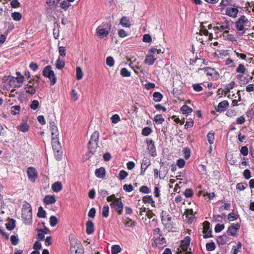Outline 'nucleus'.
<instances>
[{
    "label": "nucleus",
    "instance_id": "1",
    "mask_svg": "<svg viewBox=\"0 0 254 254\" xmlns=\"http://www.w3.org/2000/svg\"><path fill=\"white\" fill-rule=\"evenodd\" d=\"M249 21L245 16H241L235 22L237 33L239 36L243 35L248 29Z\"/></svg>",
    "mask_w": 254,
    "mask_h": 254
},
{
    "label": "nucleus",
    "instance_id": "2",
    "mask_svg": "<svg viewBox=\"0 0 254 254\" xmlns=\"http://www.w3.org/2000/svg\"><path fill=\"white\" fill-rule=\"evenodd\" d=\"M70 253L71 254H83L81 244L74 237L70 238Z\"/></svg>",
    "mask_w": 254,
    "mask_h": 254
},
{
    "label": "nucleus",
    "instance_id": "3",
    "mask_svg": "<svg viewBox=\"0 0 254 254\" xmlns=\"http://www.w3.org/2000/svg\"><path fill=\"white\" fill-rule=\"evenodd\" d=\"M111 24L108 23L106 25L99 26L96 29V36L100 39H106L111 31Z\"/></svg>",
    "mask_w": 254,
    "mask_h": 254
},
{
    "label": "nucleus",
    "instance_id": "4",
    "mask_svg": "<svg viewBox=\"0 0 254 254\" xmlns=\"http://www.w3.org/2000/svg\"><path fill=\"white\" fill-rule=\"evenodd\" d=\"M95 137L93 133L91 136V138L88 143V153L84 156L83 159L85 161L90 159L92 155L95 152Z\"/></svg>",
    "mask_w": 254,
    "mask_h": 254
},
{
    "label": "nucleus",
    "instance_id": "5",
    "mask_svg": "<svg viewBox=\"0 0 254 254\" xmlns=\"http://www.w3.org/2000/svg\"><path fill=\"white\" fill-rule=\"evenodd\" d=\"M22 217L29 223L32 219V209L30 204L26 203L22 208Z\"/></svg>",
    "mask_w": 254,
    "mask_h": 254
},
{
    "label": "nucleus",
    "instance_id": "6",
    "mask_svg": "<svg viewBox=\"0 0 254 254\" xmlns=\"http://www.w3.org/2000/svg\"><path fill=\"white\" fill-rule=\"evenodd\" d=\"M52 144L53 149L56 153L57 157L60 159L62 156V146L58 136L52 137Z\"/></svg>",
    "mask_w": 254,
    "mask_h": 254
},
{
    "label": "nucleus",
    "instance_id": "7",
    "mask_svg": "<svg viewBox=\"0 0 254 254\" xmlns=\"http://www.w3.org/2000/svg\"><path fill=\"white\" fill-rule=\"evenodd\" d=\"M43 74L44 76L49 78L51 81V84L54 85L56 81V77L54 72L51 69V66L50 65L46 66L43 71Z\"/></svg>",
    "mask_w": 254,
    "mask_h": 254
},
{
    "label": "nucleus",
    "instance_id": "8",
    "mask_svg": "<svg viewBox=\"0 0 254 254\" xmlns=\"http://www.w3.org/2000/svg\"><path fill=\"white\" fill-rule=\"evenodd\" d=\"M199 71H203L204 73L207 76H210L211 77L209 78V79H217L218 78L219 74L218 73L213 69L209 67H207L203 68H199Z\"/></svg>",
    "mask_w": 254,
    "mask_h": 254
},
{
    "label": "nucleus",
    "instance_id": "9",
    "mask_svg": "<svg viewBox=\"0 0 254 254\" xmlns=\"http://www.w3.org/2000/svg\"><path fill=\"white\" fill-rule=\"evenodd\" d=\"M111 206L119 214H122L123 204L120 198H116L115 200L111 203Z\"/></svg>",
    "mask_w": 254,
    "mask_h": 254
},
{
    "label": "nucleus",
    "instance_id": "10",
    "mask_svg": "<svg viewBox=\"0 0 254 254\" xmlns=\"http://www.w3.org/2000/svg\"><path fill=\"white\" fill-rule=\"evenodd\" d=\"M27 174L30 181L34 183L38 177L36 170L33 167H29L27 170Z\"/></svg>",
    "mask_w": 254,
    "mask_h": 254
},
{
    "label": "nucleus",
    "instance_id": "11",
    "mask_svg": "<svg viewBox=\"0 0 254 254\" xmlns=\"http://www.w3.org/2000/svg\"><path fill=\"white\" fill-rule=\"evenodd\" d=\"M207 24V22L201 23L199 34L201 35H204L205 36H208V39L209 40H211L213 38V35L212 33H209V32L208 31L206 25Z\"/></svg>",
    "mask_w": 254,
    "mask_h": 254
},
{
    "label": "nucleus",
    "instance_id": "12",
    "mask_svg": "<svg viewBox=\"0 0 254 254\" xmlns=\"http://www.w3.org/2000/svg\"><path fill=\"white\" fill-rule=\"evenodd\" d=\"M217 24L219 26L214 27V30H219L220 31H224L225 33H228L230 30V25L228 22L225 21L222 23H217Z\"/></svg>",
    "mask_w": 254,
    "mask_h": 254
},
{
    "label": "nucleus",
    "instance_id": "13",
    "mask_svg": "<svg viewBox=\"0 0 254 254\" xmlns=\"http://www.w3.org/2000/svg\"><path fill=\"white\" fill-rule=\"evenodd\" d=\"M203 233L204 234V238H208L212 237L211 235V231H209V223L208 221H205L203 223Z\"/></svg>",
    "mask_w": 254,
    "mask_h": 254
},
{
    "label": "nucleus",
    "instance_id": "14",
    "mask_svg": "<svg viewBox=\"0 0 254 254\" xmlns=\"http://www.w3.org/2000/svg\"><path fill=\"white\" fill-rule=\"evenodd\" d=\"M50 125L52 137L59 136V130L55 123L54 121H51Z\"/></svg>",
    "mask_w": 254,
    "mask_h": 254
},
{
    "label": "nucleus",
    "instance_id": "15",
    "mask_svg": "<svg viewBox=\"0 0 254 254\" xmlns=\"http://www.w3.org/2000/svg\"><path fill=\"white\" fill-rule=\"evenodd\" d=\"M229 106V103L227 101H223L220 102L216 110L218 112H223L226 111V108Z\"/></svg>",
    "mask_w": 254,
    "mask_h": 254
},
{
    "label": "nucleus",
    "instance_id": "16",
    "mask_svg": "<svg viewBox=\"0 0 254 254\" xmlns=\"http://www.w3.org/2000/svg\"><path fill=\"white\" fill-rule=\"evenodd\" d=\"M94 231V224L91 220H89L86 223V232L87 234H92Z\"/></svg>",
    "mask_w": 254,
    "mask_h": 254
},
{
    "label": "nucleus",
    "instance_id": "17",
    "mask_svg": "<svg viewBox=\"0 0 254 254\" xmlns=\"http://www.w3.org/2000/svg\"><path fill=\"white\" fill-rule=\"evenodd\" d=\"M190 237H186L184 240L182 241L181 247L183 251H187L190 246Z\"/></svg>",
    "mask_w": 254,
    "mask_h": 254
},
{
    "label": "nucleus",
    "instance_id": "18",
    "mask_svg": "<svg viewBox=\"0 0 254 254\" xmlns=\"http://www.w3.org/2000/svg\"><path fill=\"white\" fill-rule=\"evenodd\" d=\"M240 228V225L239 223L232 225L228 229V232L232 236H235L236 234L237 231Z\"/></svg>",
    "mask_w": 254,
    "mask_h": 254
},
{
    "label": "nucleus",
    "instance_id": "19",
    "mask_svg": "<svg viewBox=\"0 0 254 254\" xmlns=\"http://www.w3.org/2000/svg\"><path fill=\"white\" fill-rule=\"evenodd\" d=\"M157 59L154 55H147L144 60V63L148 65L153 64L155 61Z\"/></svg>",
    "mask_w": 254,
    "mask_h": 254
},
{
    "label": "nucleus",
    "instance_id": "20",
    "mask_svg": "<svg viewBox=\"0 0 254 254\" xmlns=\"http://www.w3.org/2000/svg\"><path fill=\"white\" fill-rule=\"evenodd\" d=\"M238 13V9L235 7L228 8L226 10V14L232 17H237Z\"/></svg>",
    "mask_w": 254,
    "mask_h": 254
},
{
    "label": "nucleus",
    "instance_id": "21",
    "mask_svg": "<svg viewBox=\"0 0 254 254\" xmlns=\"http://www.w3.org/2000/svg\"><path fill=\"white\" fill-rule=\"evenodd\" d=\"M51 188L54 192H58L62 190V183L61 182H56L52 185Z\"/></svg>",
    "mask_w": 254,
    "mask_h": 254
},
{
    "label": "nucleus",
    "instance_id": "22",
    "mask_svg": "<svg viewBox=\"0 0 254 254\" xmlns=\"http://www.w3.org/2000/svg\"><path fill=\"white\" fill-rule=\"evenodd\" d=\"M148 144V149L150 152L151 155L152 156H155L156 155L155 153V147L154 145V143L152 140H150L149 141H147Z\"/></svg>",
    "mask_w": 254,
    "mask_h": 254
},
{
    "label": "nucleus",
    "instance_id": "23",
    "mask_svg": "<svg viewBox=\"0 0 254 254\" xmlns=\"http://www.w3.org/2000/svg\"><path fill=\"white\" fill-rule=\"evenodd\" d=\"M56 198L54 195H46L44 199V201L46 204H53L56 202Z\"/></svg>",
    "mask_w": 254,
    "mask_h": 254
},
{
    "label": "nucleus",
    "instance_id": "24",
    "mask_svg": "<svg viewBox=\"0 0 254 254\" xmlns=\"http://www.w3.org/2000/svg\"><path fill=\"white\" fill-rule=\"evenodd\" d=\"M163 222H170L172 220V217L167 212L163 211L161 214Z\"/></svg>",
    "mask_w": 254,
    "mask_h": 254
},
{
    "label": "nucleus",
    "instance_id": "25",
    "mask_svg": "<svg viewBox=\"0 0 254 254\" xmlns=\"http://www.w3.org/2000/svg\"><path fill=\"white\" fill-rule=\"evenodd\" d=\"M120 24L124 27H130V23L127 17L123 16L120 20Z\"/></svg>",
    "mask_w": 254,
    "mask_h": 254
},
{
    "label": "nucleus",
    "instance_id": "26",
    "mask_svg": "<svg viewBox=\"0 0 254 254\" xmlns=\"http://www.w3.org/2000/svg\"><path fill=\"white\" fill-rule=\"evenodd\" d=\"M64 62L61 58L59 57L56 62V66L58 69H62L64 67Z\"/></svg>",
    "mask_w": 254,
    "mask_h": 254
},
{
    "label": "nucleus",
    "instance_id": "27",
    "mask_svg": "<svg viewBox=\"0 0 254 254\" xmlns=\"http://www.w3.org/2000/svg\"><path fill=\"white\" fill-rule=\"evenodd\" d=\"M106 175L105 169L104 167H101L96 169V177L99 178H104Z\"/></svg>",
    "mask_w": 254,
    "mask_h": 254
},
{
    "label": "nucleus",
    "instance_id": "28",
    "mask_svg": "<svg viewBox=\"0 0 254 254\" xmlns=\"http://www.w3.org/2000/svg\"><path fill=\"white\" fill-rule=\"evenodd\" d=\"M234 85L235 82L232 81L224 87L223 92H224L225 95H226L230 92V90L234 88Z\"/></svg>",
    "mask_w": 254,
    "mask_h": 254
},
{
    "label": "nucleus",
    "instance_id": "29",
    "mask_svg": "<svg viewBox=\"0 0 254 254\" xmlns=\"http://www.w3.org/2000/svg\"><path fill=\"white\" fill-rule=\"evenodd\" d=\"M62 1L60 3V6L62 8L64 9V10H66L68 7H69L71 4L69 3L70 2H73L74 0H67Z\"/></svg>",
    "mask_w": 254,
    "mask_h": 254
},
{
    "label": "nucleus",
    "instance_id": "30",
    "mask_svg": "<svg viewBox=\"0 0 254 254\" xmlns=\"http://www.w3.org/2000/svg\"><path fill=\"white\" fill-rule=\"evenodd\" d=\"M229 241L228 238L226 235L220 236L217 239V242L219 244L224 245Z\"/></svg>",
    "mask_w": 254,
    "mask_h": 254
},
{
    "label": "nucleus",
    "instance_id": "31",
    "mask_svg": "<svg viewBox=\"0 0 254 254\" xmlns=\"http://www.w3.org/2000/svg\"><path fill=\"white\" fill-rule=\"evenodd\" d=\"M18 128L21 131L25 132L28 131L29 129V126L27 123H23L18 127Z\"/></svg>",
    "mask_w": 254,
    "mask_h": 254
},
{
    "label": "nucleus",
    "instance_id": "32",
    "mask_svg": "<svg viewBox=\"0 0 254 254\" xmlns=\"http://www.w3.org/2000/svg\"><path fill=\"white\" fill-rule=\"evenodd\" d=\"M142 200L144 203H148L151 204L152 206H154L155 202L152 199V198L150 195H146L142 198Z\"/></svg>",
    "mask_w": 254,
    "mask_h": 254
},
{
    "label": "nucleus",
    "instance_id": "33",
    "mask_svg": "<svg viewBox=\"0 0 254 254\" xmlns=\"http://www.w3.org/2000/svg\"><path fill=\"white\" fill-rule=\"evenodd\" d=\"M124 224L125 226L129 227H133L135 226V222L132 220L127 218L124 221Z\"/></svg>",
    "mask_w": 254,
    "mask_h": 254
},
{
    "label": "nucleus",
    "instance_id": "34",
    "mask_svg": "<svg viewBox=\"0 0 254 254\" xmlns=\"http://www.w3.org/2000/svg\"><path fill=\"white\" fill-rule=\"evenodd\" d=\"M11 17L15 21H19L22 18V15L20 12H14L12 13Z\"/></svg>",
    "mask_w": 254,
    "mask_h": 254
},
{
    "label": "nucleus",
    "instance_id": "35",
    "mask_svg": "<svg viewBox=\"0 0 254 254\" xmlns=\"http://www.w3.org/2000/svg\"><path fill=\"white\" fill-rule=\"evenodd\" d=\"M181 111L183 114H188L192 111V109L187 105H184L182 107Z\"/></svg>",
    "mask_w": 254,
    "mask_h": 254
},
{
    "label": "nucleus",
    "instance_id": "36",
    "mask_svg": "<svg viewBox=\"0 0 254 254\" xmlns=\"http://www.w3.org/2000/svg\"><path fill=\"white\" fill-rule=\"evenodd\" d=\"M153 100L155 102L160 101L163 97L162 95L158 92H155L153 94Z\"/></svg>",
    "mask_w": 254,
    "mask_h": 254
},
{
    "label": "nucleus",
    "instance_id": "37",
    "mask_svg": "<svg viewBox=\"0 0 254 254\" xmlns=\"http://www.w3.org/2000/svg\"><path fill=\"white\" fill-rule=\"evenodd\" d=\"M83 72L81 68L78 66L76 68V77L77 80H80L82 78Z\"/></svg>",
    "mask_w": 254,
    "mask_h": 254
},
{
    "label": "nucleus",
    "instance_id": "38",
    "mask_svg": "<svg viewBox=\"0 0 254 254\" xmlns=\"http://www.w3.org/2000/svg\"><path fill=\"white\" fill-rule=\"evenodd\" d=\"M121 251V248L119 245H114L112 247V254H118Z\"/></svg>",
    "mask_w": 254,
    "mask_h": 254
},
{
    "label": "nucleus",
    "instance_id": "39",
    "mask_svg": "<svg viewBox=\"0 0 254 254\" xmlns=\"http://www.w3.org/2000/svg\"><path fill=\"white\" fill-rule=\"evenodd\" d=\"M154 121L156 124H162L164 121V119L162 117L161 115H157L154 117Z\"/></svg>",
    "mask_w": 254,
    "mask_h": 254
},
{
    "label": "nucleus",
    "instance_id": "40",
    "mask_svg": "<svg viewBox=\"0 0 254 254\" xmlns=\"http://www.w3.org/2000/svg\"><path fill=\"white\" fill-rule=\"evenodd\" d=\"M7 80L9 81V83L10 85L13 86L15 87H19L20 86V85H15L14 83L16 81V78L12 76H8L7 77Z\"/></svg>",
    "mask_w": 254,
    "mask_h": 254
},
{
    "label": "nucleus",
    "instance_id": "41",
    "mask_svg": "<svg viewBox=\"0 0 254 254\" xmlns=\"http://www.w3.org/2000/svg\"><path fill=\"white\" fill-rule=\"evenodd\" d=\"M20 110V106H14L11 108V113L13 115L18 114Z\"/></svg>",
    "mask_w": 254,
    "mask_h": 254
},
{
    "label": "nucleus",
    "instance_id": "42",
    "mask_svg": "<svg viewBox=\"0 0 254 254\" xmlns=\"http://www.w3.org/2000/svg\"><path fill=\"white\" fill-rule=\"evenodd\" d=\"M208 141L210 144H213L214 140V133L212 132H209L207 135Z\"/></svg>",
    "mask_w": 254,
    "mask_h": 254
},
{
    "label": "nucleus",
    "instance_id": "43",
    "mask_svg": "<svg viewBox=\"0 0 254 254\" xmlns=\"http://www.w3.org/2000/svg\"><path fill=\"white\" fill-rule=\"evenodd\" d=\"M5 226L8 230H11L15 227V221L11 219L5 224Z\"/></svg>",
    "mask_w": 254,
    "mask_h": 254
},
{
    "label": "nucleus",
    "instance_id": "44",
    "mask_svg": "<svg viewBox=\"0 0 254 254\" xmlns=\"http://www.w3.org/2000/svg\"><path fill=\"white\" fill-rule=\"evenodd\" d=\"M25 89L27 93L32 95L34 94L36 91V88L34 87L25 86Z\"/></svg>",
    "mask_w": 254,
    "mask_h": 254
},
{
    "label": "nucleus",
    "instance_id": "45",
    "mask_svg": "<svg viewBox=\"0 0 254 254\" xmlns=\"http://www.w3.org/2000/svg\"><path fill=\"white\" fill-rule=\"evenodd\" d=\"M236 71L240 73H245L246 71V68L243 64H240L236 69Z\"/></svg>",
    "mask_w": 254,
    "mask_h": 254
},
{
    "label": "nucleus",
    "instance_id": "46",
    "mask_svg": "<svg viewBox=\"0 0 254 254\" xmlns=\"http://www.w3.org/2000/svg\"><path fill=\"white\" fill-rule=\"evenodd\" d=\"M50 225L52 227L55 226L58 223V219L55 216H52L50 220Z\"/></svg>",
    "mask_w": 254,
    "mask_h": 254
},
{
    "label": "nucleus",
    "instance_id": "47",
    "mask_svg": "<svg viewBox=\"0 0 254 254\" xmlns=\"http://www.w3.org/2000/svg\"><path fill=\"white\" fill-rule=\"evenodd\" d=\"M206 249L208 251H212L215 249V244L214 242L207 243L206 245Z\"/></svg>",
    "mask_w": 254,
    "mask_h": 254
},
{
    "label": "nucleus",
    "instance_id": "48",
    "mask_svg": "<svg viewBox=\"0 0 254 254\" xmlns=\"http://www.w3.org/2000/svg\"><path fill=\"white\" fill-rule=\"evenodd\" d=\"M37 215L41 218H45L46 217V211L43 209L42 207L41 206L39 208Z\"/></svg>",
    "mask_w": 254,
    "mask_h": 254
},
{
    "label": "nucleus",
    "instance_id": "49",
    "mask_svg": "<svg viewBox=\"0 0 254 254\" xmlns=\"http://www.w3.org/2000/svg\"><path fill=\"white\" fill-rule=\"evenodd\" d=\"M106 63L107 65L112 67L114 64V60L112 57H108L106 59Z\"/></svg>",
    "mask_w": 254,
    "mask_h": 254
},
{
    "label": "nucleus",
    "instance_id": "50",
    "mask_svg": "<svg viewBox=\"0 0 254 254\" xmlns=\"http://www.w3.org/2000/svg\"><path fill=\"white\" fill-rule=\"evenodd\" d=\"M150 165V163L149 161H148L147 160H143L141 165V169L145 170Z\"/></svg>",
    "mask_w": 254,
    "mask_h": 254
},
{
    "label": "nucleus",
    "instance_id": "51",
    "mask_svg": "<svg viewBox=\"0 0 254 254\" xmlns=\"http://www.w3.org/2000/svg\"><path fill=\"white\" fill-rule=\"evenodd\" d=\"M151 132V128L145 127L142 130V134L144 136H148Z\"/></svg>",
    "mask_w": 254,
    "mask_h": 254
},
{
    "label": "nucleus",
    "instance_id": "52",
    "mask_svg": "<svg viewBox=\"0 0 254 254\" xmlns=\"http://www.w3.org/2000/svg\"><path fill=\"white\" fill-rule=\"evenodd\" d=\"M142 41L145 43H151L152 42L151 37L149 34H146L143 36Z\"/></svg>",
    "mask_w": 254,
    "mask_h": 254
},
{
    "label": "nucleus",
    "instance_id": "53",
    "mask_svg": "<svg viewBox=\"0 0 254 254\" xmlns=\"http://www.w3.org/2000/svg\"><path fill=\"white\" fill-rule=\"evenodd\" d=\"M121 74L123 77H129L130 76V72L126 68H123L121 69Z\"/></svg>",
    "mask_w": 254,
    "mask_h": 254
},
{
    "label": "nucleus",
    "instance_id": "54",
    "mask_svg": "<svg viewBox=\"0 0 254 254\" xmlns=\"http://www.w3.org/2000/svg\"><path fill=\"white\" fill-rule=\"evenodd\" d=\"M184 195L186 197H190L192 196L193 193V191L190 189H186V190L184 192Z\"/></svg>",
    "mask_w": 254,
    "mask_h": 254
},
{
    "label": "nucleus",
    "instance_id": "55",
    "mask_svg": "<svg viewBox=\"0 0 254 254\" xmlns=\"http://www.w3.org/2000/svg\"><path fill=\"white\" fill-rule=\"evenodd\" d=\"M39 105V104L38 101L35 100L32 102L30 105V107L32 109L35 110L38 108Z\"/></svg>",
    "mask_w": 254,
    "mask_h": 254
},
{
    "label": "nucleus",
    "instance_id": "56",
    "mask_svg": "<svg viewBox=\"0 0 254 254\" xmlns=\"http://www.w3.org/2000/svg\"><path fill=\"white\" fill-rule=\"evenodd\" d=\"M111 120L112 121V122L114 124H117L118 123L120 120V118L117 114H115L112 116L111 118Z\"/></svg>",
    "mask_w": 254,
    "mask_h": 254
},
{
    "label": "nucleus",
    "instance_id": "57",
    "mask_svg": "<svg viewBox=\"0 0 254 254\" xmlns=\"http://www.w3.org/2000/svg\"><path fill=\"white\" fill-rule=\"evenodd\" d=\"M109 206L108 205L104 206L102 209V215L105 217L108 216Z\"/></svg>",
    "mask_w": 254,
    "mask_h": 254
},
{
    "label": "nucleus",
    "instance_id": "58",
    "mask_svg": "<svg viewBox=\"0 0 254 254\" xmlns=\"http://www.w3.org/2000/svg\"><path fill=\"white\" fill-rule=\"evenodd\" d=\"M224 228V225L223 224H217L215 227V232L218 233L223 230Z\"/></svg>",
    "mask_w": 254,
    "mask_h": 254
},
{
    "label": "nucleus",
    "instance_id": "59",
    "mask_svg": "<svg viewBox=\"0 0 254 254\" xmlns=\"http://www.w3.org/2000/svg\"><path fill=\"white\" fill-rule=\"evenodd\" d=\"M10 241H11L12 245H16L18 243L19 239H18L17 236H15V235H12L11 236Z\"/></svg>",
    "mask_w": 254,
    "mask_h": 254
},
{
    "label": "nucleus",
    "instance_id": "60",
    "mask_svg": "<svg viewBox=\"0 0 254 254\" xmlns=\"http://www.w3.org/2000/svg\"><path fill=\"white\" fill-rule=\"evenodd\" d=\"M127 175L128 174L127 172L122 170L119 173V178L120 180H123L127 177Z\"/></svg>",
    "mask_w": 254,
    "mask_h": 254
},
{
    "label": "nucleus",
    "instance_id": "61",
    "mask_svg": "<svg viewBox=\"0 0 254 254\" xmlns=\"http://www.w3.org/2000/svg\"><path fill=\"white\" fill-rule=\"evenodd\" d=\"M155 242L157 244L163 245L165 244V239L164 237H159L155 239Z\"/></svg>",
    "mask_w": 254,
    "mask_h": 254
},
{
    "label": "nucleus",
    "instance_id": "62",
    "mask_svg": "<svg viewBox=\"0 0 254 254\" xmlns=\"http://www.w3.org/2000/svg\"><path fill=\"white\" fill-rule=\"evenodd\" d=\"M193 89L197 92H199L202 90V87L199 84H194L192 85Z\"/></svg>",
    "mask_w": 254,
    "mask_h": 254
},
{
    "label": "nucleus",
    "instance_id": "63",
    "mask_svg": "<svg viewBox=\"0 0 254 254\" xmlns=\"http://www.w3.org/2000/svg\"><path fill=\"white\" fill-rule=\"evenodd\" d=\"M183 152L185 154V158L188 159L190 157V150L188 148H185L183 150Z\"/></svg>",
    "mask_w": 254,
    "mask_h": 254
},
{
    "label": "nucleus",
    "instance_id": "64",
    "mask_svg": "<svg viewBox=\"0 0 254 254\" xmlns=\"http://www.w3.org/2000/svg\"><path fill=\"white\" fill-rule=\"evenodd\" d=\"M243 176L246 179H249L251 177V173L249 170L246 169L243 172Z\"/></svg>",
    "mask_w": 254,
    "mask_h": 254
}]
</instances>
